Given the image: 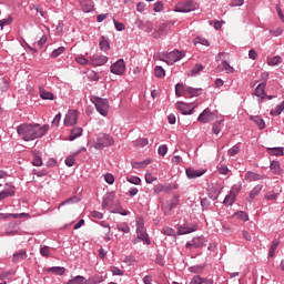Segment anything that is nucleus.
<instances>
[{
  "label": "nucleus",
  "mask_w": 284,
  "mask_h": 284,
  "mask_svg": "<svg viewBox=\"0 0 284 284\" xmlns=\"http://www.w3.org/2000/svg\"><path fill=\"white\" fill-rule=\"evenodd\" d=\"M254 95L258 97L260 99H265V83H260L255 90H254Z\"/></svg>",
  "instance_id": "obj_20"
},
{
  "label": "nucleus",
  "mask_w": 284,
  "mask_h": 284,
  "mask_svg": "<svg viewBox=\"0 0 284 284\" xmlns=\"http://www.w3.org/2000/svg\"><path fill=\"white\" fill-rule=\"evenodd\" d=\"M1 92H8L10 90V81L7 78H0Z\"/></svg>",
  "instance_id": "obj_31"
},
{
  "label": "nucleus",
  "mask_w": 284,
  "mask_h": 284,
  "mask_svg": "<svg viewBox=\"0 0 284 284\" xmlns=\"http://www.w3.org/2000/svg\"><path fill=\"white\" fill-rule=\"evenodd\" d=\"M40 254L41 256H45L48 258V256H50V246H42L40 248Z\"/></svg>",
  "instance_id": "obj_55"
},
{
  "label": "nucleus",
  "mask_w": 284,
  "mask_h": 284,
  "mask_svg": "<svg viewBox=\"0 0 284 284\" xmlns=\"http://www.w3.org/2000/svg\"><path fill=\"white\" fill-rule=\"evenodd\" d=\"M196 9V3L194 2V0H187L186 2L182 3L176 10L175 12H194V10Z\"/></svg>",
  "instance_id": "obj_11"
},
{
  "label": "nucleus",
  "mask_w": 284,
  "mask_h": 284,
  "mask_svg": "<svg viewBox=\"0 0 284 284\" xmlns=\"http://www.w3.org/2000/svg\"><path fill=\"white\" fill-rule=\"evenodd\" d=\"M270 168L273 174H281V163L278 161H272Z\"/></svg>",
  "instance_id": "obj_32"
},
{
  "label": "nucleus",
  "mask_w": 284,
  "mask_h": 284,
  "mask_svg": "<svg viewBox=\"0 0 284 284\" xmlns=\"http://www.w3.org/2000/svg\"><path fill=\"white\" fill-rule=\"evenodd\" d=\"M116 230L123 232V234H130V226L126 223L118 224Z\"/></svg>",
  "instance_id": "obj_39"
},
{
  "label": "nucleus",
  "mask_w": 284,
  "mask_h": 284,
  "mask_svg": "<svg viewBox=\"0 0 284 284\" xmlns=\"http://www.w3.org/2000/svg\"><path fill=\"white\" fill-rule=\"evenodd\" d=\"M91 101L94 104L95 110L97 112H99V114H101L102 116H105L108 114V110L110 109L108 99L93 97Z\"/></svg>",
  "instance_id": "obj_3"
},
{
  "label": "nucleus",
  "mask_w": 284,
  "mask_h": 284,
  "mask_svg": "<svg viewBox=\"0 0 284 284\" xmlns=\"http://www.w3.org/2000/svg\"><path fill=\"white\" fill-rule=\"evenodd\" d=\"M114 145V138L106 133H99L97 143L94 144L95 150H103V148H112Z\"/></svg>",
  "instance_id": "obj_2"
},
{
  "label": "nucleus",
  "mask_w": 284,
  "mask_h": 284,
  "mask_svg": "<svg viewBox=\"0 0 284 284\" xmlns=\"http://www.w3.org/2000/svg\"><path fill=\"white\" fill-rule=\"evenodd\" d=\"M251 121H253V123H256L260 130H265V121L260 115H252Z\"/></svg>",
  "instance_id": "obj_24"
},
{
  "label": "nucleus",
  "mask_w": 284,
  "mask_h": 284,
  "mask_svg": "<svg viewBox=\"0 0 284 284\" xmlns=\"http://www.w3.org/2000/svg\"><path fill=\"white\" fill-rule=\"evenodd\" d=\"M158 153L160 154V156H165V154H168V145L165 144L160 145Z\"/></svg>",
  "instance_id": "obj_56"
},
{
  "label": "nucleus",
  "mask_w": 284,
  "mask_h": 284,
  "mask_svg": "<svg viewBox=\"0 0 284 284\" xmlns=\"http://www.w3.org/2000/svg\"><path fill=\"white\" fill-rule=\"evenodd\" d=\"M108 63V57L95 53L90 57V65H105Z\"/></svg>",
  "instance_id": "obj_12"
},
{
  "label": "nucleus",
  "mask_w": 284,
  "mask_h": 284,
  "mask_svg": "<svg viewBox=\"0 0 284 284\" xmlns=\"http://www.w3.org/2000/svg\"><path fill=\"white\" fill-rule=\"evenodd\" d=\"M235 215L237 216V219H240V221H244V222L250 221V215H247V213L244 211H239L235 213Z\"/></svg>",
  "instance_id": "obj_40"
},
{
  "label": "nucleus",
  "mask_w": 284,
  "mask_h": 284,
  "mask_svg": "<svg viewBox=\"0 0 284 284\" xmlns=\"http://www.w3.org/2000/svg\"><path fill=\"white\" fill-rule=\"evenodd\" d=\"M128 183H131L132 185H141V178L139 176H132L126 179Z\"/></svg>",
  "instance_id": "obj_49"
},
{
  "label": "nucleus",
  "mask_w": 284,
  "mask_h": 284,
  "mask_svg": "<svg viewBox=\"0 0 284 284\" xmlns=\"http://www.w3.org/2000/svg\"><path fill=\"white\" fill-rule=\"evenodd\" d=\"M113 276H123V271L116 266L111 267Z\"/></svg>",
  "instance_id": "obj_58"
},
{
  "label": "nucleus",
  "mask_w": 284,
  "mask_h": 284,
  "mask_svg": "<svg viewBox=\"0 0 284 284\" xmlns=\"http://www.w3.org/2000/svg\"><path fill=\"white\" fill-rule=\"evenodd\" d=\"M216 119V114L210 111V109H205L197 118L200 123H212Z\"/></svg>",
  "instance_id": "obj_6"
},
{
  "label": "nucleus",
  "mask_w": 284,
  "mask_h": 284,
  "mask_svg": "<svg viewBox=\"0 0 284 284\" xmlns=\"http://www.w3.org/2000/svg\"><path fill=\"white\" fill-rule=\"evenodd\" d=\"M234 201H236V193H229L224 201H223V204L226 206V207H230L232 205H234Z\"/></svg>",
  "instance_id": "obj_23"
},
{
  "label": "nucleus",
  "mask_w": 284,
  "mask_h": 284,
  "mask_svg": "<svg viewBox=\"0 0 284 284\" xmlns=\"http://www.w3.org/2000/svg\"><path fill=\"white\" fill-rule=\"evenodd\" d=\"M113 22H114V27L118 30V32H123V30H125V24H123L116 20H113Z\"/></svg>",
  "instance_id": "obj_59"
},
{
  "label": "nucleus",
  "mask_w": 284,
  "mask_h": 284,
  "mask_svg": "<svg viewBox=\"0 0 284 284\" xmlns=\"http://www.w3.org/2000/svg\"><path fill=\"white\" fill-rule=\"evenodd\" d=\"M172 22H164L162 23L158 30L152 33L153 39H161V37H165L168 31L170 30Z\"/></svg>",
  "instance_id": "obj_8"
},
{
  "label": "nucleus",
  "mask_w": 284,
  "mask_h": 284,
  "mask_svg": "<svg viewBox=\"0 0 284 284\" xmlns=\"http://www.w3.org/2000/svg\"><path fill=\"white\" fill-rule=\"evenodd\" d=\"M83 129L80 126H75L71 130L69 135V141H74L75 139H79V136H82Z\"/></svg>",
  "instance_id": "obj_19"
},
{
  "label": "nucleus",
  "mask_w": 284,
  "mask_h": 284,
  "mask_svg": "<svg viewBox=\"0 0 284 284\" xmlns=\"http://www.w3.org/2000/svg\"><path fill=\"white\" fill-rule=\"evenodd\" d=\"M39 94L43 101H54V93L45 91L42 87L39 88Z\"/></svg>",
  "instance_id": "obj_16"
},
{
  "label": "nucleus",
  "mask_w": 284,
  "mask_h": 284,
  "mask_svg": "<svg viewBox=\"0 0 284 284\" xmlns=\"http://www.w3.org/2000/svg\"><path fill=\"white\" fill-rule=\"evenodd\" d=\"M14 194H16L14 186L7 184L4 190L2 192H0V201H3L10 196H14Z\"/></svg>",
  "instance_id": "obj_14"
},
{
  "label": "nucleus",
  "mask_w": 284,
  "mask_h": 284,
  "mask_svg": "<svg viewBox=\"0 0 284 284\" xmlns=\"http://www.w3.org/2000/svg\"><path fill=\"white\" fill-rule=\"evenodd\" d=\"M153 10L154 12H163V2L161 1L155 2Z\"/></svg>",
  "instance_id": "obj_60"
},
{
  "label": "nucleus",
  "mask_w": 284,
  "mask_h": 284,
  "mask_svg": "<svg viewBox=\"0 0 284 284\" xmlns=\"http://www.w3.org/2000/svg\"><path fill=\"white\" fill-rule=\"evenodd\" d=\"M152 163V160L148 159L142 162H132V168L134 170H143L144 168H148Z\"/></svg>",
  "instance_id": "obj_21"
},
{
  "label": "nucleus",
  "mask_w": 284,
  "mask_h": 284,
  "mask_svg": "<svg viewBox=\"0 0 284 284\" xmlns=\"http://www.w3.org/2000/svg\"><path fill=\"white\" fill-rule=\"evenodd\" d=\"M163 234H165L166 236H176V231H174V229L166 226L162 230Z\"/></svg>",
  "instance_id": "obj_46"
},
{
  "label": "nucleus",
  "mask_w": 284,
  "mask_h": 284,
  "mask_svg": "<svg viewBox=\"0 0 284 284\" xmlns=\"http://www.w3.org/2000/svg\"><path fill=\"white\" fill-rule=\"evenodd\" d=\"M179 205V196H173V199L171 200L170 204H169V212H172V210H174V207H176Z\"/></svg>",
  "instance_id": "obj_45"
},
{
  "label": "nucleus",
  "mask_w": 284,
  "mask_h": 284,
  "mask_svg": "<svg viewBox=\"0 0 284 284\" xmlns=\"http://www.w3.org/2000/svg\"><path fill=\"white\" fill-rule=\"evenodd\" d=\"M176 108L182 114L187 115L194 114V109L196 105L194 103L178 102Z\"/></svg>",
  "instance_id": "obj_5"
},
{
  "label": "nucleus",
  "mask_w": 284,
  "mask_h": 284,
  "mask_svg": "<svg viewBox=\"0 0 284 284\" xmlns=\"http://www.w3.org/2000/svg\"><path fill=\"white\" fill-rule=\"evenodd\" d=\"M154 74L158 79H163L165 77V69L161 65H156L154 69Z\"/></svg>",
  "instance_id": "obj_34"
},
{
  "label": "nucleus",
  "mask_w": 284,
  "mask_h": 284,
  "mask_svg": "<svg viewBox=\"0 0 284 284\" xmlns=\"http://www.w3.org/2000/svg\"><path fill=\"white\" fill-rule=\"evenodd\" d=\"M91 216H92V219L101 220V219H103V213H101L99 211H92Z\"/></svg>",
  "instance_id": "obj_64"
},
{
  "label": "nucleus",
  "mask_w": 284,
  "mask_h": 284,
  "mask_svg": "<svg viewBox=\"0 0 284 284\" xmlns=\"http://www.w3.org/2000/svg\"><path fill=\"white\" fill-rule=\"evenodd\" d=\"M142 30H144L145 32H152V30H154V24L152 23V21H145Z\"/></svg>",
  "instance_id": "obj_50"
},
{
  "label": "nucleus",
  "mask_w": 284,
  "mask_h": 284,
  "mask_svg": "<svg viewBox=\"0 0 284 284\" xmlns=\"http://www.w3.org/2000/svg\"><path fill=\"white\" fill-rule=\"evenodd\" d=\"M33 174H34L36 176H39V178H41V176H48V170H45V169H42V170H37V169H34V170H33Z\"/></svg>",
  "instance_id": "obj_52"
},
{
  "label": "nucleus",
  "mask_w": 284,
  "mask_h": 284,
  "mask_svg": "<svg viewBox=\"0 0 284 284\" xmlns=\"http://www.w3.org/2000/svg\"><path fill=\"white\" fill-rule=\"evenodd\" d=\"M184 90L185 92L191 94V97H201V92L203 91V89L192 88V87H186Z\"/></svg>",
  "instance_id": "obj_28"
},
{
  "label": "nucleus",
  "mask_w": 284,
  "mask_h": 284,
  "mask_svg": "<svg viewBox=\"0 0 284 284\" xmlns=\"http://www.w3.org/2000/svg\"><path fill=\"white\" fill-rule=\"evenodd\" d=\"M196 230H199V226L195 224H184L178 227V234L179 236H183L184 234H192V232H196Z\"/></svg>",
  "instance_id": "obj_13"
},
{
  "label": "nucleus",
  "mask_w": 284,
  "mask_h": 284,
  "mask_svg": "<svg viewBox=\"0 0 284 284\" xmlns=\"http://www.w3.org/2000/svg\"><path fill=\"white\" fill-rule=\"evenodd\" d=\"M148 143H149L148 139L142 138L136 141L135 148H145V145H148Z\"/></svg>",
  "instance_id": "obj_53"
},
{
  "label": "nucleus",
  "mask_w": 284,
  "mask_h": 284,
  "mask_svg": "<svg viewBox=\"0 0 284 284\" xmlns=\"http://www.w3.org/2000/svg\"><path fill=\"white\" fill-rule=\"evenodd\" d=\"M79 121V113L75 110H69L64 118L65 128H70V125H77Z\"/></svg>",
  "instance_id": "obj_4"
},
{
  "label": "nucleus",
  "mask_w": 284,
  "mask_h": 284,
  "mask_svg": "<svg viewBox=\"0 0 284 284\" xmlns=\"http://www.w3.org/2000/svg\"><path fill=\"white\" fill-rule=\"evenodd\" d=\"M12 21H13V19L10 16L6 19L0 20L1 30H3V28H6V26H10L12 23Z\"/></svg>",
  "instance_id": "obj_44"
},
{
  "label": "nucleus",
  "mask_w": 284,
  "mask_h": 284,
  "mask_svg": "<svg viewBox=\"0 0 284 284\" xmlns=\"http://www.w3.org/2000/svg\"><path fill=\"white\" fill-rule=\"evenodd\" d=\"M75 61L80 65H90V60L85 59V57H83V55L75 57Z\"/></svg>",
  "instance_id": "obj_42"
},
{
  "label": "nucleus",
  "mask_w": 284,
  "mask_h": 284,
  "mask_svg": "<svg viewBox=\"0 0 284 284\" xmlns=\"http://www.w3.org/2000/svg\"><path fill=\"white\" fill-rule=\"evenodd\" d=\"M192 241L195 248L204 247V245H206L205 243H207V241L203 236L194 237Z\"/></svg>",
  "instance_id": "obj_26"
},
{
  "label": "nucleus",
  "mask_w": 284,
  "mask_h": 284,
  "mask_svg": "<svg viewBox=\"0 0 284 284\" xmlns=\"http://www.w3.org/2000/svg\"><path fill=\"white\" fill-rule=\"evenodd\" d=\"M190 284H203V277H201L200 275H194Z\"/></svg>",
  "instance_id": "obj_57"
},
{
  "label": "nucleus",
  "mask_w": 284,
  "mask_h": 284,
  "mask_svg": "<svg viewBox=\"0 0 284 284\" xmlns=\"http://www.w3.org/2000/svg\"><path fill=\"white\" fill-rule=\"evenodd\" d=\"M81 8L83 12H92V10H94V4H92V0H85L81 2Z\"/></svg>",
  "instance_id": "obj_27"
},
{
  "label": "nucleus",
  "mask_w": 284,
  "mask_h": 284,
  "mask_svg": "<svg viewBox=\"0 0 284 284\" xmlns=\"http://www.w3.org/2000/svg\"><path fill=\"white\" fill-rule=\"evenodd\" d=\"M28 258V253L26 250H20L19 252L13 254L12 262L19 263L20 261H26Z\"/></svg>",
  "instance_id": "obj_18"
},
{
  "label": "nucleus",
  "mask_w": 284,
  "mask_h": 284,
  "mask_svg": "<svg viewBox=\"0 0 284 284\" xmlns=\"http://www.w3.org/2000/svg\"><path fill=\"white\" fill-rule=\"evenodd\" d=\"M32 165L36 168H41L43 165V160L40 158V155L36 154L32 160Z\"/></svg>",
  "instance_id": "obj_43"
},
{
  "label": "nucleus",
  "mask_w": 284,
  "mask_h": 284,
  "mask_svg": "<svg viewBox=\"0 0 284 284\" xmlns=\"http://www.w3.org/2000/svg\"><path fill=\"white\" fill-rule=\"evenodd\" d=\"M281 112H283V109H281V106L277 105L276 109L271 110V116H278Z\"/></svg>",
  "instance_id": "obj_63"
},
{
  "label": "nucleus",
  "mask_w": 284,
  "mask_h": 284,
  "mask_svg": "<svg viewBox=\"0 0 284 284\" xmlns=\"http://www.w3.org/2000/svg\"><path fill=\"white\" fill-rule=\"evenodd\" d=\"M59 123H61V113H58V114L54 116L53 121L51 122V125H52L53 128H59Z\"/></svg>",
  "instance_id": "obj_54"
},
{
  "label": "nucleus",
  "mask_w": 284,
  "mask_h": 284,
  "mask_svg": "<svg viewBox=\"0 0 284 284\" xmlns=\"http://www.w3.org/2000/svg\"><path fill=\"white\" fill-rule=\"evenodd\" d=\"M278 244L280 242L274 240L272 242V245L270 247V251H268V256L272 258L274 256V254H276V250L278 248Z\"/></svg>",
  "instance_id": "obj_36"
},
{
  "label": "nucleus",
  "mask_w": 284,
  "mask_h": 284,
  "mask_svg": "<svg viewBox=\"0 0 284 284\" xmlns=\"http://www.w3.org/2000/svg\"><path fill=\"white\" fill-rule=\"evenodd\" d=\"M268 154H271V156H283L284 149L281 146L271 148V149H268Z\"/></svg>",
  "instance_id": "obj_29"
},
{
  "label": "nucleus",
  "mask_w": 284,
  "mask_h": 284,
  "mask_svg": "<svg viewBox=\"0 0 284 284\" xmlns=\"http://www.w3.org/2000/svg\"><path fill=\"white\" fill-rule=\"evenodd\" d=\"M241 152V148L239 145H234L233 148L229 149L227 154L229 156H236Z\"/></svg>",
  "instance_id": "obj_47"
},
{
  "label": "nucleus",
  "mask_w": 284,
  "mask_h": 284,
  "mask_svg": "<svg viewBox=\"0 0 284 284\" xmlns=\"http://www.w3.org/2000/svg\"><path fill=\"white\" fill-rule=\"evenodd\" d=\"M48 272H51L52 274H57L58 276H63L65 274V267L63 266H53L48 270Z\"/></svg>",
  "instance_id": "obj_30"
},
{
  "label": "nucleus",
  "mask_w": 284,
  "mask_h": 284,
  "mask_svg": "<svg viewBox=\"0 0 284 284\" xmlns=\"http://www.w3.org/2000/svg\"><path fill=\"white\" fill-rule=\"evenodd\" d=\"M222 65L227 74H234V68L227 61L223 60Z\"/></svg>",
  "instance_id": "obj_41"
},
{
  "label": "nucleus",
  "mask_w": 284,
  "mask_h": 284,
  "mask_svg": "<svg viewBox=\"0 0 284 284\" xmlns=\"http://www.w3.org/2000/svg\"><path fill=\"white\" fill-rule=\"evenodd\" d=\"M26 213H0V219H23Z\"/></svg>",
  "instance_id": "obj_25"
},
{
  "label": "nucleus",
  "mask_w": 284,
  "mask_h": 284,
  "mask_svg": "<svg viewBox=\"0 0 284 284\" xmlns=\"http://www.w3.org/2000/svg\"><path fill=\"white\" fill-rule=\"evenodd\" d=\"M248 58H251L253 61H256V59H258V52H256L254 49H251L248 51Z\"/></svg>",
  "instance_id": "obj_62"
},
{
  "label": "nucleus",
  "mask_w": 284,
  "mask_h": 284,
  "mask_svg": "<svg viewBox=\"0 0 284 284\" xmlns=\"http://www.w3.org/2000/svg\"><path fill=\"white\" fill-rule=\"evenodd\" d=\"M48 130H50L49 124H41L39 123H22L17 126V133L22 141H34L36 139H41L48 134Z\"/></svg>",
  "instance_id": "obj_1"
},
{
  "label": "nucleus",
  "mask_w": 284,
  "mask_h": 284,
  "mask_svg": "<svg viewBox=\"0 0 284 284\" xmlns=\"http://www.w3.org/2000/svg\"><path fill=\"white\" fill-rule=\"evenodd\" d=\"M185 57V52L174 50L165 54V59H168V63H176V61H181Z\"/></svg>",
  "instance_id": "obj_9"
},
{
  "label": "nucleus",
  "mask_w": 284,
  "mask_h": 284,
  "mask_svg": "<svg viewBox=\"0 0 284 284\" xmlns=\"http://www.w3.org/2000/svg\"><path fill=\"white\" fill-rule=\"evenodd\" d=\"M187 179H199V176H203L205 174V170H194L189 168L185 170Z\"/></svg>",
  "instance_id": "obj_15"
},
{
  "label": "nucleus",
  "mask_w": 284,
  "mask_h": 284,
  "mask_svg": "<svg viewBox=\"0 0 284 284\" xmlns=\"http://www.w3.org/2000/svg\"><path fill=\"white\" fill-rule=\"evenodd\" d=\"M203 64H195L193 67V70H191V74H193L194 77H196V74H199L200 72H203Z\"/></svg>",
  "instance_id": "obj_48"
},
{
  "label": "nucleus",
  "mask_w": 284,
  "mask_h": 284,
  "mask_svg": "<svg viewBox=\"0 0 284 284\" xmlns=\"http://www.w3.org/2000/svg\"><path fill=\"white\" fill-rule=\"evenodd\" d=\"M241 192V184H234L230 191V194H239Z\"/></svg>",
  "instance_id": "obj_61"
},
{
  "label": "nucleus",
  "mask_w": 284,
  "mask_h": 284,
  "mask_svg": "<svg viewBox=\"0 0 284 284\" xmlns=\"http://www.w3.org/2000/svg\"><path fill=\"white\" fill-rule=\"evenodd\" d=\"M261 190H263V185L257 184L254 186V189L250 192V195L247 197L248 203H252V201H254V199H256V196L261 194Z\"/></svg>",
  "instance_id": "obj_17"
},
{
  "label": "nucleus",
  "mask_w": 284,
  "mask_h": 284,
  "mask_svg": "<svg viewBox=\"0 0 284 284\" xmlns=\"http://www.w3.org/2000/svg\"><path fill=\"white\" fill-rule=\"evenodd\" d=\"M104 181L109 185H114V175H112L111 173L104 174Z\"/></svg>",
  "instance_id": "obj_51"
},
{
  "label": "nucleus",
  "mask_w": 284,
  "mask_h": 284,
  "mask_svg": "<svg viewBox=\"0 0 284 284\" xmlns=\"http://www.w3.org/2000/svg\"><path fill=\"white\" fill-rule=\"evenodd\" d=\"M282 62H283V58H281V55H276L267 60L268 65H278V63H282Z\"/></svg>",
  "instance_id": "obj_38"
},
{
  "label": "nucleus",
  "mask_w": 284,
  "mask_h": 284,
  "mask_svg": "<svg viewBox=\"0 0 284 284\" xmlns=\"http://www.w3.org/2000/svg\"><path fill=\"white\" fill-rule=\"evenodd\" d=\"M112 74L121 75L125 72V61L123 59L118 60L110 68Z\"/></svg>",
  "instance_id": "obj_10"
},
{
  "label": "nucleus",
  "mask_w": 284,
  "mask_h": 284,
  "mask_svg": "<svg viewBox=\"0 0 284 284\" xmlns=\"http://www.w3.org/2000/svg\"><path fill=\"white\" fill-rule=\"evenodd\" d=\"M99 45L100 50H103L104 52H106V50H110V42L105 40L104 36L101 37Z\"/></svg>",
  "instance_id": "obj_35"
},
{
  "label": "nucleus",
  "mask_w": 284,
  "mask_h": 284,
  "mask_svg": "<svg viewBox=\"0 0 284 284\" xmlns=\"http://www.w3.org/2000/svg\"><path fill=\"white\" fill-rule=\"evenodd\" d=\"M136 234H138V239L140 241H143L145 245H150L152 243L150 241V236H148V233H145V227L143 226V223L136 224Z\"/></svg>",
  "instance_id": "obj_7"
},
{
  "label": "nucleus",
  "mask_w": 284,
  "mask_h": 284,
  "mask_svg": "<svg viewBox=\"0 0 284 284\" xmlns=\"http://www.w3.org/2000/svg\"><path fill=\"white\" fill-rule=\"evenodd\" d=\"M261 179H263V176H261V174H257L255 172L252 171H247L245 173V181L252 182V181H261Z\"/></svg>",
  "instance_id": "obj_22"
},
{
  "label": "nucleus",
  "mask_w": 284,
  "mask_h": 284,
  "mask_svg": "<svg viewBox=\"0 0 284 284\" xmlns=\"http://www.w3.org/2000/svg\"><path fill=\"white\" fill-rule=\"evenodd\" d=\"M63 52H65V47H59L58 49H54L50 57L51 59H59V57H61V54H63Z\"/></svg>",
  "instance_id": "obj_33"
},
{
  "label": "nucleus",
  "mask_w": 284,
  "mask_h": 284,
  "mask_svg": "<svg viewBox=\"0 0 284 284\" xmlns=\"http://www.w3.org/2000/svg\"><path fill=\"white\" fill-rule=\"evenodd\" d=\"M74 156H77V153H74V155H69L65 158L64 163L68 168H72L74 163H77V159Z\"/></svg>",
  "instance_id": "obj_37"
}]
</instances>
